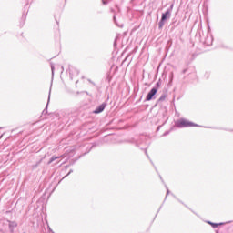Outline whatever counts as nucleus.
Segmentation results:
<instances>
[{"label":"nucleus","mask_w":233,"mask_h":233,"mask_svg":"<svg viewBox=\"0 0 233 233\" xmlns=\"http://www.w3.org/2000/svg\"><path fill=\"white\" fill-rule=\"evenodd\" d=\"M110 12H112V14H116V10H114V8H111Z\"/></svg>","instance_id":"nucleus-32"},{"label":"nucleus","mask_w":233,"mask_h":233,"mask_svg":"<svg viewBox=\"0 0 233 233\" xmlns=\"http://www.w3.org/2000/svg\"><path fill=\"white\" fill-rule=\"evenodd\" d=\"M175 127H177V128H192V127H201L202 126L187 120V118H180L175 122Z\"/></svg>","instance_id":"nucleus-2"},{"label":"nucleus","mask_w":233,"mask_h":233,"mask_svg":"<svg viewBox=\"0 0 233 233\" xmlns=\"http://www.w3.org/2000/svg\"><path fill=\"white\" fill-rule=\"evenodd\" d=\"M3 137V135L0 136V138Z\"/></svg>","instance_id":"nucleus-40"},{"label":"nucleus","mask_w":233,"mask_h":233,"mask_svg":"<svg viewBox=\"0 0 233 233\" xmlns=\"http://www.w3.org/2000/svg\"><path fill=\"white\" fill-rule=\"evenodd\" d=\"M116 8L117 9L118 12H121V8H119V5H116Z\"/></svg>","instance_id":"nucleus-29"},{"label":"nucleus","mask_w":233,"mask_h":233,"mask_svg":"<svg viewBox=\"0 0 233 233\" xmlns=\"http://www.w3.org/2000/svg\"><path fill=\"white\" fill-rule=\"evenodd\" d=\"M172 10H174V4H171L167 11L162 13L161 19L158 22V30H163V27L165 26V22L170 19L172 15Z\"/></svg>","instance_id":"nucleus-3"},{"label":"nucleus","mask_w":233,"mask_h":233,"mask_svg":"<svg viewBox=\"0 0 233 233\" xmlns=\"http://www.w3.org/2000/svg\"><path fill=\"white\" fill-rule=\"evenodd\" d=\"M168 97V94L167 93H163L160 97L158 98L157 102L156 105L159 104V103H163V101H165V99H167Z\"/></svg>","instance_id":"nucleus-10"},{"label":"nucleus","mask_w":233,"mask_h":233,"mask_svg":"<svg viewBox=\"0 0 233 233\" xmlns=\"http://www.w3.org/2000/svg\"><path fill=\"white\" fill-rule=\"evenodd\" d=\"M3 128V127H0V129Z\"/></svg>","instance_id":"nucleus-41"},{"label":"nucleus","mask_w":233,"mask_h":233,"mask_svg":"<svg viewBox=\"0 0 233 233\" xmlns=\"http://www.w3.org/2000/svg\"><path fill=\"white\" fill-rule=\"evenodd\" d=\"M113 21H114L115 25H116L119 28H123V25H119L117 23V18L116 17V15H113Z\"/></svg>","instance_id":"nucleus-13"},{"label":"nucleus","mask_w":233,"mask_h":233,"mask_svg":"<svg viewBox=\"0 0 233 233\" xmlns=\"http://www.w3.org/2000/svg\"><path fill=\"white\" fill-rule=\"evenodd\" d=\"M39 165H41V160L38 161V162H36L35 164H34V165L32 166L33 170H35V168H37V167H39Z\"/></svg>","instance_id":"nucleus-16"},{"label":"nucleus","mask_w":233,"mask_h":233,"mask_svg":"<svg viewBox=\"0 0 233 233\" xmlns=\"http://www.w3.org/2000/svg\"><path fill=\"white\" fill-rule=\"evenodd\" d=\"M165 187H166V190H167L165 199H167V198H168V194H170V189H168V186H167L166 184H165Z\"/></svg>","instance_id":"nucleus-17"},{"label":"nucleus","mask_w":233,"mask_h":233,"mask_svg":"<svg viewBox=\"0 0 233 233\" xmlns=\"http://www.w3.org/2000/svg\"><path fill=\"white\" fill-rule=\"evenodd\" d=\"M66 72L69 73V77H70V79H74V75L72 74V69L69 68Z\"/></svg>","instance_id":"nucleus-20"},{"label":"nucleus","mask_w":233,"mask_h":233,"mask_svg":"<svg viewBox=\"0 0 233 233\" xmlns=\"http://www.w3.org/2000/svg\"><path fill=\"white\" fill-rule=\"evenodd\" d=\"M221 225H225V223H223V222H220V223L213 222L211 224V227H212V228H218V227H221Z\"/></svg>","instance_id":"nucleus-12"},{"label":"nucleus","mask_w":233,"mask_h":233,"mask_svg":"<svg viewBox=\"0 0 233 233\" xmlns=\"http://www.w3.org/2000/svg\"><path fill=\"white\" fill-rule=\"evenodd\" d=\"M161 208H163V205H161L158 208L157 214H159V210H161Z\"/></svg>","instance_id":"nucleus-33"},{"label":"nucleus","mask_w":233,"mask_h":233,"mask_svg":"<svg viewBox=\"0 0 233 233\" xmlns=\"http://www.w3.org/2000/svg\"><path fill=\"white\" fill-rule=\"evenodd\" d=\"M188 72V68H185L181 71V74H187Z\"/></svg>","instance_id":"nucleus-25"},{"label":"nucleus","mask_w":233,"mask_h":233,"mask_svg":"<svg viewBox=\"0 0 233 233\" xmlns=\"http://www.w3.org/2000/svg\"><path fill=\"white\" fill-rule=\"evenodd\" d=\"M216 233H219V229L215 230Z\"/></svg>","instance_id":"nucleus-37"},{"label":"nucleus","mask_w":233,"mask_h":233,"mask_svg":"<svg viewBox=\"0 0 233 233\" xmlns=\"http://www.w3.org/2000/svg\"><path fill=\"white\" fill-rule=\"evenodd\" d=\"M144 152L148 159H150V156L148 155V152H147V148L144 149Z\"/></svg>","instance_id":"nucleus-26"},{"label":"nucleus","mask_w":233,"mask_h":233,"mask_svg":"<svg viewBox=\"0 0 233 233\" xmlns=\"http://www.w3.org/2000/svg\"><path fill=\"white\" fill-rule=\"evenodd\" d=\"M183 79H187V76H184Z\"/></svg>","instance_id":"nucleus-38"},{"label":"nucleus","mask_w":233,"mask_h":233,"mask_svg":"<svg viewBox=\"0 0 233 233\" xmlns=\"http://www.w3.org/2000/svg\"><path fill=\"white\" fill-rule=\"evenodd\" d=\"M73 172H74V169H70L69 172L63 177V179H65V177H68V176Z\"/></svg>","instance_id":"nucleus-23"},{"label":"nucleus","mask_w":233,"mask_h":233,"mask_svg":"<svg viewBox=\"0 0 233 233\" xmlns=\"http://www.w3.org/2000/svg\"><path fill=\"white\" fill-rule=\"evenodd\" d=\"M174 198H175L179 203H181L182 205H184L183 201H181L179 198H176V196H174Z\"/></svg>","instance_id":"nucleus-28"},{"label":"nucleus","mask_w":233,"mask_h":233,"mask_svg":"<svg viewBox=\"0 0 233 233\" xmlns=\"http://www.w3.org/2000/svg\"><path fill=\"white\" fill-rule=\"evenodd\" d=\"M8 227L10 233H14V229L17 227V222L15 221H8Z\"/></svg>","instance_id":"nucleus-8"},{"label":"nucleus","mask_w":233,"mask_h":233,"mask_svg":"<svg viewBox=\"0 0 233 233\" xmlns=\"http://www.w3.org/2000/svg\"><path fill=\"white\" fill-rule=\"evenodd\" d=\"M174 81V72H171L169 75V83H172Z\"/></svg>","instance_id":"nucleus-19"},{"label":"nucleus","mask_w":233,"mask_h":233,"mask_svg":"<svg viewBox=\"0 0 233 233\" xmlns=\"http://www.w3.org/2000/svg\"><path fill=\"white\" fill-rule=\"evenodd\" d=\"M206 223H208V225H210V226H211L213 222L210 221V220H207Z\"/></svg>","instance_id":"nucleus-30"},{"label":"nucleus","mask_w":233,"mask_h":233,"mask_svg":"<svg viewBox=\"0 0 233 233\" xmlns=\"http://www.w3.org/2000/svg\"><path fill=\"white\" fill-rule=\"evenodd\" d=\"M19 233H26V231H25V229H22L21 231H19Z\"/></svg>","instance_id":"nucleus-34"},{"label":"nucleus","mask_w":233,"mask_h":233,"mask_svg":"<svg viewBox=\"0 0 233 233\" xmlns=\"http://www.w3.org/2000/svg\"><path fill=\"white\" fill-rule=\"evenodd\" d=\"M172 130H174V127H172L168 131H166L163 136L166 137V136H168V134H170L172 132Z\"/></svg>","instance_id":"nucleus-18"},{"label":"nucleus","mask_w":233,"mask_h":233,"mask_svg":"<svg viewBox=\"0 0 233 233\" xmlns=\"http://www.w3.org/2000/svg\"><path fill=\"white\" fill-rule=\"evenodd\" d=\"M108 99L110 98L107 97V99L105 102H103L101 105L96 106V108L93 111V114H101L102 112H104L105 108L108 106Z\"/></svg>","instance_id":"nucleus-5"},{"label":"nucleus","mask_w":233,"mask_h":233,"mask_svg":"<svg viewBox=\"0 0 233 233\" xmlns=\"http://www.w3.org/2000/svg\"><path fill=\"white\" fill-rule=\"evenodd\" d=\"M185 207H187V208H188V206H187V205H185Z\"/></svg>","instance_id":"nucleus-39"},{"label":"nucleus","mask_w":233,"mask_h":233,"mask_svg":"<svg viewBox=\"0 0 233 233\" xmlns=\"http://www.w3.org/2000/svg\"><path fill=\"white\" fill-rule=\"evenodd\" d=\"M92 148H94V145L89 147V149L86 153L88 154V152H90V150H92Z\"/></svg>","instance_id":"nucleus-31"},{"label":"nucleus","mask_w":233,"mask_h":233,"mask_svg":"<svg viewBox=\"0 0 233 233\" xmlns=\"http://www.w3.org/2000/svg\"><path fill=\"white\" fill-rule=\"evenodd\" d=\"M154 168H155L156 172L158 174V177L160 178V181L165 185V180H163V177H161V175L159 174V171H157V167H156V166H154Z\"/></svg>","instance_id":"nucleus-15"},{"label":"nucleus","mask_w":233,"mask_h":233,"mask_svg":"<svg viewBox=\"0 0 233 233\" xmlns=\"http://www.w3.org/2000/svg\"><path fill=\"white\" fill-rule=\"evenodd\" d=\"M110 3V0H102V5H108Z\"/></svg>","instance_id":"nucleus-24"},{"label":"nucleus","mask_w":233,"mask_h":233,"mask_svg":"<svg viewBox=\"0 0 233 233\" xmlns=\"http://www.w3.org/2000/svg\"><path fill=\"white\" fill-rule=\"evenodd\" d=\"M76 161H77V159H73L70 161L69 165H75L76 164Z\"/></svg>","instance_id":"nucleus-27"},{"label":"nucleus","mask_w":233,"mask_h":233,"mask_svg":"<svg viewBox=\"0 0 233 233\" xmlns=\"http://www.w3.org/2000/svg\"><path fill=\"white\" fill-rule=\"evenodd\" d=\"M50 66H51L52 77H54V70H56V67L54 66V64H51Z\"/></svg>","instance_id":"nucleus-22"},{"label":"nucleus","mask_w":233,"mask_h":233,"mask_svg":"<svg viewBox=\"0 0 233 233\" xmlns=\"http://www.w3.org/2000/svg\"><path fill=\"white\" fill-rule=\"evenodd\" d=\"M124 143H130L131 145H135V147H139V145H141L139 138H137V137L124 140Z\"/></svg>","instance_id":"nucleus-7"},{"label":"nucleus","mask_w":233,"mask_h":233,"mask_svg":"<svg viewBox=\"0 0 233 233\" xmlns=\"http://www.w3.org/2000/svg\"><path fill=\"white\" fill-rule=\"evenodd\" d=\"M198 34L200 35V43H202L204 46H212V43H214V36L210 34V30L201 35V29H198Z\"/></svg>","instance_id":"nucleus-1"},{"label":"nucleus","mask_w":233,"mask_h":233,"mask_svg":"<svg viewBox=\"0 0 233 233\" xmlns=\"http://www.w3.org/2000/svg\"><path fill=\"white\" fill-rule=\"evenodd\" d=\"M56 159H61V157L53 156L47 162V165H51V163H54V161H56Z\"/></svg>","instance_id":"nucleus-11"},{"label":"nucleus","mask_w":233,"mask_h":233,"mask_svg":"<svg viewBox=\"0 0 233 233\" xmlns=\"http://www.w3.org/2000/svg\"><path fill=\"white\" fill-rule=\"evenodd\" d=\"M159 86H161V79H159L153 88H157V92L159 90Z\"/></svg>","instance_id":"nucleus-14"},{"label":"nucleus","mask_w":233,"mask_h":233,"mask_svg":"<svg viewBox=\"0 0 233 233\" xmlns=\"http://www.w3.org/2000/svg\"><path fill=\"white\" fill-rule=\"evenodd\" d=\"M30 8V6H28V4H26L24 7V12L22 14V17L20 19V28H23V26H25V23H26V15L28 14V9Z\"/></svg>","instance_id":"nucleus-4"},{"label":"nucleus","mask_w":233,"mask_h":233,"mask_svg":"<svg viewBox=\"0 0 233 233\" xmlns=\"http://www.w3.org/2000/svg\"><path fill=\"white\" fill-rule=\"evenodd\" d=\"M167 121H168V118H167V119L162 123V125L158 126L157 130L159 131V130L161 129V127H163V125H165V124L167 123Z\"/></svg>","instance_id":"nucleus-21"},{"label":"nucleus","mask_w":233,"mask_h":233,"mask_svg":"<svg viewBox=\"0 0 233 233\" xmlns=\"http://www.w3.org/2000/svg\"><path fill=\"white\" fill-rule=\"evenodd\" d=\"M150 163H151V165H153V167H154V162H153L152 160H150Z\"/></svg>","instance_id":"nucleus-36"},{"label":"nucleus","mask_w":233,"mask_h":233,"mask_svg":"<svg viewBox=\"0 0 233 233\" xmlns=\"http://www.w3.org/2000/svg\"><path fill=\"white\" fill-rule=\"evenodd\" d=\"M50 94H52V91H51V90H49V95H48V99H47L46 106V108L42 111V114H43L44 116H46V114H48V105H49V103H50Z\"/></svg>","instance_id":"nucleus-9"},{"label":"nucleus","mask_w":233,"mask_h":233,"mask_svg":"<svg viewBox=\"0 0 233 233\" xmlns=\"http://www.w3.org/2000/svg\"><path fill=\"white\" fill-rule=\"evenodd\" d=\"M141 99H143V96H140L139 100L137 103L141 102Z\"/></svg>","instance_id":"nucleus-35"},{"label":"nucleus","mask_w":233,"mask_h":233,"mask_svg":"<svg viewBox=\"0 0 233 233\" xmlns=\"http://www.w3.org/2000/svg\"><path fill=\"white\" fill-rule=\"evenodd\" d=\"M156 94H157V88H151V90L147 93L144 103H147V101H152L156 99Z\"/></svg>","instance_id":"nucleus-6"}]
</instances>
